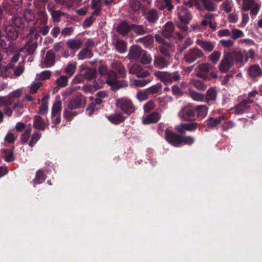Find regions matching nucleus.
Instances as JSON below:
<instances>
[{
	"label": "nucleus",
	"mask_w": 262,
	"mask_h": 262,
	"mask_svg": "<svg viewBox=\"0 0 262 262\" xmlns=\"http://www.w3.org/2000/svg\"><path fill=\"white\" fill-rule=\"evenodd\" d=\"M116 105L128 116L134 113L136 111V107L132 101L128 98H121L116 100Z\"/></svg>",
	"instance_id": "1"
},
{
	"label": "nucleus",
	"mask_w": 262,
	"mask_h": 262,
	"mask_svg": "<svg viewBox=\"0 0 262 262\" xmlns=\"http://www.w3.org/2000/svg\"><path fill=\"white\" fill-rule=\"evenodd\" d=\"M227 54L230 55L233 64L235 63L239 67L244 66L249 59L248 55L245 51L242 52L241 51L233 50L227 52Z\"/></svg>",
	"instance_id": "2"
},
{
	"label": "nucleus",
	"mask_w": 262,
	"mask_h": 262,
	"mask_svg": "<svg viewBox=\"0 0 262 262\" xmlns=\"http://www.w3.org/2000/svg\"><path fill=\"white\" fill-rule=\"evenodd\" d=\"M204 54L202 50L198 47L192 48L188 50L184 55L183 60L187 63H192L198 59L202 58Z\"/></svg>",
	"instance_id": "3"
},
{
	"label": "nucleus",
	"mask_w": 262,
	"mask_h": 262,
	"mask_svg": "<svg viewBox=\"0 0 262 262\" xmlns=\"http://www.w3.org/2000/svg\"><path fill=\"white\" fill-rule=\"evenodd\" d=\"M195 4L196 9L200 11L205 10L212 12L217 8V5L212 0H198Z\"/></svg>",
	"instance_id": "4"
},
{
	"label": "nucleus",
	"mask_w": 262,
	"mask_h": 262,
	"mask_svg": "<svg viewBox=\"0 0 262 262\" xmlns=\"http://www.w3.org/2000/svg\"><path fill=\"white\" fill-rule=\"evenodd\" d=\"M260 8V5L255 0H243L242 11L250 10L251 15H256Z\"/></svg>",
	"instance_id": "5"
},
{
	"label": "nucleus",
	"mask_w": 262,
	"mask_h": 262,
	"mask_svg": "<svg viewBox=\"0 0 262 262\" xmlns=\"http://www.w3.org/2000/svg\"><path fill=\"white\" fill-rule=\"evenodd\" d=\"M165 139L170 144L175 147L181 145V136L173 131L166 129L165 132Z\"/></svg>",
	"instance_id": "6"
},
{
	"label": "nucleus",
	"mask_w": 262,
	"mask_h": 262,
	"mask_svg": "<svg viewBox=\"0 0 262 262\" xmlns=\"http://www.w3.org/2000/svg\"><path fill=\"white\" fill-rule=\"evenodd\" d=\"M199 124L195 121L182 123L174 126V130L181 134H185L186 131L193 132L196 129Z\"/></svg>",
	"instance_id": "7"
},
{
	"label": "nucleus",
	"mask_w": 262,
	"mask_h": 262,
	"mask_svg": "<svg viewBox=\"0 0 262 262\" xmlns=\"http://www.w3.org/2000/svg\"><path fill=\"white\" fill-rule=\"evenodd\" d=\"M233 65L230 55H228L227 53H225L223 59L219 64L218 68L220 72L225 73H227Z\"/></svg>",
	"instance_id": "8"
},
{
	"label": "nucleus",
	"mask_w": 262,
	"mask_h": 262,
	"mask_svg": "<svg viewBox=\"0 0 262 262\" xmlns=\"http://www.w3.org/2000/svg\"><path fill=\"white\" fill-rule=\"evenodd\" d=\"M128 71L130 74L136 75L140 78L146 77L150 74L148 71L143 70L142 67L138 63L133 64L129 68Z\"/></svg>",
	"instance_id": "9"
},
{
	"label": "nucleus",
	"mask_w": 262,
	"mask_h": 262,
	"mask_svg": "<svg viewBox=\"0 0 262 262\" xmlns=\"http://www.w3.org/2000/svg\"><path fill=\"white\" fill-rule=\"evenodd\" d=\"M195 115L194 109L190 105H187L182 107L178 113L179 117L184 121H188L189 118L194 117Z\"/></svg>",
	"instance_id": "10"
},
{
	"label": "nucleus",
	"mask_w": 262,
	"mask_h": 262,
	"mask_svg": "<svg viewBox=\"0 0 262 262\" xmlns=\"http://www.w3.org/2000/svg\"><path fill=\"white\" fill-rule=\"evenodd\" d=\"M85 100L83 96L79 95L74 97L68 103V107L71 110L81 108L84 105Z\"/></svg>",
	"instance_id": "11"
},
{
	"label": "nucleus",
	"mask_w": 262,
	"mask_h": 262,
	"mask_svg": "<svg viewBox=\"0 0 262 262\" xmlns=\"http://www.w3.org/2000/svg\"><path fill=\"white\" fill-rule=\"evenodd\" d=\"M253 101L244 99L241 101L234 108V113L236 115L242 114L246 112L250 107V104Z\"/></svg>",
	"instance_id": "12"
},
{
	"label": "nucleus",
	"mask_w": 262,
	"mask_h": 262,
	"mask_svg": "<svg viewBox=\"0 0 262 262\" xmlns=\"http://www.w3.org/2000/svg\"><path fill=\"white\" fill-rule=\"evenodd\" d=\"M248 75L252 79L262 76V68L258 64L250 66L247 69Z\"/></svg>",
	"instance_id": "13"
},
{
	"label": "nucleus",
	"mask_w": 262,
	"mask_h": 262,
	"mask_svg": "<svg viewBox=\"0 0 262 262\" xmlns=\"http://www.w3.org/2000/svg\"><path fill=\"white\" fill-rule=\"evenodd\" d=\"M158 49L165 57H171L172 56L171 53L174 52V47L171 42H168L159 46Z\"/></svg>",
	"instance_id": "14"
},
{
	"label": "nucleus",
	"mask_w": 262,
	"mask_h": 262,
	"mask_svg": "<svg viewBox=\"0 0 262 262\" xmlns=\"http://www.w3.org/2000/svg\"><path fill=\"white\" fill-rule=\"evenodd\" d=\"M55 62V55L51 51H47L45 57L41 63L42 68H50L53 66Z\"/></svg>",
	"instance_id": "15"
},
{
	"label": "nucleus",
	"mask_w": 262,
	"mask_h": 262,
	"mask_svg": "<svg viewBox=\"0 0 262 262\" xmlns=\"http://www.w3.org/2000/svg\"><path fill=\"white\" fill-rule=\"evenodd\" d=\"M66 45L70 50L77 51L82 47L83 41L80 38H74L68 39Z\"/></svg>",
	"instance_id": "16"
},
{
	"label": "nucleus",
	"mask_w": 262,
	"mask_h": 262,
	"mask_svg": "<svg viewBox=\"0 0 262 262\" xmlns=\"http://www.w3.org/2000/svg\"><path fill=\"white\" fill-rule=\"evenodd\" d=\"M170 64V62L165 57L161 55H155L154 59V66L155 67L162 69L166 68Z\"/></svg>",
	"instance_id": "17"
},
{
	"label": "nucleus",
	"mask_w": 262,
	"mask_h": 262,
	"mask_svg": "<svg viewBox=\"0 0 262 262\" xmlns=\"http://www.w3.org/2000/svg\"><path fill=\"white\" fill-rule=\"evenodd\" d=\"M161 118V115L158 112H152L147 116L143 117L142 122L143 124H149L156 123Z\"/></svg>",
	"instance_id": "18"
},
{
	"label": "nucleus",
	"mask_w": 262,
	"mask_h": 262,
	"mask_svg": "<svg viewBox=\"0 0 262 262\" xmlns=\"http://www.w3.org/2000/svg\"><path fill=\"white\" fill-rule=\"evenodd\" d=\"M144 15L145 18L150 24L156 23L159 18V12L155 9L147 10Z\"/></svg>",
	"instance_id": "19"
},
{
	"label": "nucleus",
	"mask_w": 262,
	"mask_h": 262,
	"mask_svg": "<svg viewBox=\"0 0 262 262\" xmlns=\"http://www.w3.org/2000/svg\"><path fill=\"white\" fill-rule=\"evenodd\" d=\"M178 16L182 22L186 24L189 23L192 18L190 13L183 7L179 8Z\"/></svg>",
	"instance_id": "20"
},
{
	"label": "nucleus",
	"mask_w": 262,
	"mask_h": 262,
	"mask_svg": "<svg viewBox=\"0 0 262 262\" xmlns=\"http://www.w3.org/2000/svg\"><path fill=\"white\" fill-rule=\"evenodd\" d=\"M196 43L205 51L208 52H212L215 47L214 42H212L211 41H208L201 39H196Z\"/></svg>",
	"instance_id": "21"
},
{
	"label": "nucleus",
	"mask_w": 262,
	"mask_h": 262,
	"mask_svg": "<svg viewBox=\"0 0 262 262\" xmlns=\"http://www.w3.org/2000/svg\"><path fill=\"white\" fill-rule=\"evenodd\" d=\"M214 68L213 66L208 62L199 64L196 68L199 71V73L197 74V76L200 78H203V73H209L213 71Z\"/></svg>",
	"instance_id": "22"
},
{
	"label": "nucleus",
	"mask_w": 262,
	"mask_h": 262,
	"mask_svg": "<svg viewBox=\"0 0 262 262\" xmlns=\"http://www.w3.org/2000/svg\"><path fill=\"white\" fill-rule=\"evenodd\" d=\"M111 67L114 70L117 72V74L120 75V77H125L126 70L121 62L117 60H113L111 63Z\"/></svg>",
	"instance_id": "23"
},
{
	"label": "nucleus",
	"mask_w": 262,
	"mask_h": 262,
	"mask_svg": "<svg viewBox=\"0 0 262 262\" xmlns=\"http://www.w3.org/2000/svg\"><path fill=\"white\" fill-rule=\"evenodd\" d=\"M108 120L114 124H118L125 120V117L121 113H115L106 116Z\"/></svg>",
	"instance_id": "24"
},
{
	"label": "nucleus",
	"mask_w": 262,
	"mask_h": 262,
	"mask_svg": "<svg viewBox=\"0 0 262 262\" xmlns=\"http://www.w3.org/2000/svg\"><path fill=\"white\" fill-rule=\"evenodd\" d=\"M143 50L138 46H132L129 51L128 56L130 59L139 58Z\"/></svg>",
	"instance_id": "25"
},
{
	"label": "nucleus",
	"mask_w": 262,
	"mask_h": 262,
	"mask_svg": "<svg viewBox=\"0 0 262 262\" xmlns=\"http://www.w3.org/2000/svg\"><path fill=\"white\" fill-rule=\"evenodd\" d=\"M106 83L112 88V90L115 91L127 86L128 85L125 81L118 80L117 79L113 81L106 80Z\"/></svg>",
	"instance_id": "26"
},
{
	"label": "nucleus",
	"mask_w": 262,
	"mask_h": 262,
	"mask_svg": "<svg viewBox=\"0 0 262 262\" xmlns=\"http://www.w3.org/2000/svg\"><path fill=\"white\" fill-rule=\"evenodd\" d=\"M154 75L165 85L170 84L169 72L166 71H156Z\"/></svg>",
	"instance_id": "27"
},
{
	"label": "nucleus",
	"mask_w": 262,
	"mask_h": 262,
	"mask_svg": "<svg viewBox=\"0 0 262 262\" xmlns=\"http://www.w3.org/2000/svg\"><path fill=\"white\" fill-rule=\"evenodd\" d=\"M6 37L9 40H15L18 36V34L15 27L12 26H8L5 28Z\"/></svg>",
	"instance_id": "28"
},
{
	"label": "nucleus",
	"mask_w": 262,
	"mask_h": 262,
	"mask_svg": "<svg viewBox=\"0 0 262 262\" xmlns=\"http://www.w3.org/2000/svg\"><path fill=\"white\" fill-rule=\"evenodd\" d=\"M225 120L224 116H219L217 118L209 117L206 121V125L208 128H213L216 127L221 122Z\"/></svg>",
	"instance_id": "29"
},
{
	"label": "nucleus",
	"mask_w": 262,
	"mask_h": 262,
	"mask_svg": "<svg viewBox=\"0 0 262 262\" xmlns=\"http://www.w3.org/2000/svg\"><path fill=\"white\" fill-rule=\"evenodd\" d=\"M174 30V26L172 21H168L165 25L164 28L162 31V34L166 38H170L173 34Z\"/></svg>",
	"instance_id": "30"
},
{
	"label": "nucleus",
	"mask_w": 262,
	"mask_h": 262,
	"mask_svg": "<svg viewBox=\"0 0 262 262\" xmlns=\"http://www.w3.org/2000/svg\"><path fill=\"white\" fill-rule=\"evenodd\" d=\"M131 26L126 21H121L117 26V32L123 36L127 34L131 30Z\"/></svg>",
	"instance_id": "31"
},
{
	"label": "nucleus",
	"mask_w": 262,
	"mask_h": 262,
	"mask_svg": "<svg viewBox=\"0 0 262 262\" xmlns=\"http://www.w3.org/2000/svg\"><path fill=\"white\" fill-rule=\"evenodd\" d=\"M194 111L198 118L203 119L207 115L208 107L206 105H199L195 106Z\"/></svg>",
	"instance_id": "32"
},
{
	"label": "nucleus",
	"mask_w": 262,
	"mask_h": 262,
	"mask_svg": "<svg viewBox=\"0 0 262 262\" xmlns=\"http://www.w3.org/2000/svg\"><path fill=\"white\" fill-rule=\"evenodd\" d=\"M33 125L35 129L40 130H44L46 127L45 122L39 116L34 117Z\"/></svg>",
	"instance_id": "33"
},
{
	"label": "nucleus",
	"mask_w": 262,
	"mask_h": 262,
	"mask_svg": "<svg viewBox=\"0 0 262 262\" xmlns=\"http://www.w3.org/2000/svg\"><path fill=\"white\" fill-rule=\"evenodd\" d=\"M113 45L114 46L116 50L120 53H124L126 51L127 43L122 40L117 39L113 42Z\"/></svg>",
	"instance_id": "34"
},
{
	"label": "nucleus",
	"mask_w": 262,
	"mask_h": 262,
	"mask_svg": "<svg viewBox=\"0 0 262 262\" xmlns=\"http://www.w3.org/2000/svg\"><path fill=\"white\" fill-rule=\"evenodd\" d=\"M93 56V54L91 49L83 48L78 53L77 58L78 60H83L86 58H90Z\"/></svg>",
	"instance_id": "35"
},
{
	"label": "nucleus",
	"mask_w": 262,
	"mask_h": 262,
	"mask_svg": "<svg viewBox=\"0 0 262 262\" xmlns=\"http://www.w3.org/2000/svg\"><path fill=\"white\" fill-rule=\"evenodd\" d=\"M189 96L194 101L203 102L205 101V97L204 94L197 92L195 91L189 89L188 90Z\"/></svg>",
	"instance_id": "36"
},
{
	"label": "nucleus",
	"mask_w": 262,
	"mask_h": 262,
	"mask_svg": "<svg viewBox=\"0 0 262 262\" xmlns=\"http://www.w3.org/2000/svg\"><path fill=\"white\" fill-rule=\"evenodd\" d=\"M221 52L220 51H213V52L208 56V59L211 63L216 64L219 61L221 57Z\"/></svg>",
	"instance_id": "37"
},
{
	"label": "nucleus",
	"mask_w": 262,
	"mask_h": 262,
	"mask_svg": "<svg viewBox=\"0 0 262 262\" xmlns=\"http://www.w3.org/2000/svg\"><path fill=\"white\" fill-rule=\"evenodd\" d=\"M48 98L47 96H44L41 99V105L39 107L38 113L40 115H45L48 110Z\"/></svg>",
	"instance_id": "38"
},
{
	"label": "nucleus",
	"mask_w": 262,
	"mask_h": 262,
	"mask_svg": "<svg viewBox=\"0 0 262 262\" xmlns=\"http://www.w3.org/2000/svg\"><path fill=\"white\" fill-rule=\"evenodd\" d=\"M138 41L142 43L146 48H150L154 42V38L152 35H148L138 39Z\"/></svg>",
	"instance_id": "39"
},
{
	"label": "nucleus",
	"mask_w": 262,
	"mask_h": 262,
	"mask_svg": "<svg viewBox=\"0 0 262 262\" xmlns=\"http://www.w3.org/2000/svg\"><path fill=\"white\" fill-rule=\"evenodd\" d=\"M217 90L215 87L210 88L206 92V98L208 101L215 100L217 97Z\"/></svg>",
	"instance_id": "40"
},
{
	"label": "nucleus",
	"mask_w": 262,
	"mask_h": 262,
	"mask_svg": "<svg viewBox=\"0 0 262 262\" xmlns=\"http://www.w3.org/2000/svg\"><path fill=\"white\" fill-rule=\"evenodd\" d=\"M52 18L54 22H59L60 21V17L65 15L64 12L59 10H54L51 8L49 9Z\"/></svg>",
	"instance_id": "41"
},
{
	"label": "nucleus",
	"mask_w": 262,
	"mask_h": 262,
	"mask_svg": "<svg viewBox=\"0 0 262 262\" xmlns=\"http://www.w3.org/2000/svg\"><path fill=\"white\" fill-rule=\"evenodd\" d=\"M77 64L76 62L69 63L65 68V73L69 77H71L74 75L76 71Z\"/></svg>",
	"instance_id": "42"
},
{
	"label": "nucleus",
	"mask_w": 262,
	"mask_h": 262,
	"mask_svg": "<svg viewBox=\"0 0 262 262\" xmlns=\"http://www.w3.org/2000/svg\"><path fill=\"white\" fill-rule=\"evenodd\" d=\"M141 63L143 64L150 63L152 61L151 55L147 51L143 50L140 57H139Z\"/></svg>",
	"instance_id": "43"
},
{
	"label": "nucleus",
	"mask_w": 262,
	"mask_h": 262,
	"mask_svg": "<svg viewBox=\"0 0 262 262\" xmlns=\"http://www.w3.org/2000/svg\"><path fill=\"white\" fill-rule=\"evenodd\" d=\"M30 126L31 125L30 124V127L26 128L25 132L21 135L20 137V140L21 144H24L27 143L29 140L32 131V129Z\"/></svg>",
	"instance_id": "44"
},
{
	"label": "nucleus",
	"mask_w": 262,
	"mask_h": 262,
	"mask_svg": "<svg viewBox=\"0 0 262 262\" xmlns=\"http://www.w3.org/2000/svg\"><path fill=\"white\" fill-rule=\"evenodd\" d=\"M62 103L60 100L56 101L53 105L52 107L51 116L60 115L61 112Z\"/></svg>",
	"instance_id": "45"
},
{
	"label": "nucleus",
	"mask_w": 262,
	"mask_h": 262,
	"mask_svg": "<svg viewBox=\"0 0 262 262\" xmlns=\"http://www.w3.org/2000/svg\"><path fill=\"white\" fill-rule=\"evenodd\" d=\"M37 47V44L36 42L29 40L25 45V48L29 54H32L34 52Z\"/></svg>",
	"instance_id": "46"
},
{
	"label": "nucleus",
	"mask_w": 262,
	"mask_h": 262,
	"mask_svg": "<svg viewBox=\"0 0 262 262\" xmlns=\"http://www.w3.org/2000/svg\"><path fill=\"white\" fill-rule=\"evenodd\" d=\"M214 17V15L212 13H208L203 16V19L201 22V26L206 27L212 23V19Z\"/></svg>",
	"instance_id": "47"
},
{
	"label": "nucleus",
	"mask_w": 262,
	"mask_h": 262,
	"mask_svg": "<svg viewBox=\"0 0 262 262\" xmlns=\"http://www.w3.org/2000/svg\"><path fill=\"white\" fill-rule=\"evenodd\" d=\"M97 73L95 70L88 69L82 74V77L87 80H92L96 77Z\"/></svg>",
	"instance_id": "48"
},
{
	"label": "nucleus",
	"mask_w": 262,
	"mask_h": 262,
	"mask_svg": "<svg viewBox=\"0 0 262 262\" xmlns=\"http://www.w3.org/2000/svg\"><path fill=\"white\" fill-rule=\"evenodd\" d=\"M162 89V84L160 83H157V84L146 89V91H147L148 95H149L150 94H155L159 93L161 91Z\"/></svg>",
	"instance_id": "49"
},
{
	"label": "nucleus",
	"mask_w": 262,
	"mask_h": 262,
	"mask_svg": "<svg viewBox=\"0 0 262 262\" xmlns=\"http://www.w3.org/2000/svg\"><path fill=\"white\" fill-rule=\"evenodd\" d=\"M41 137V134L38 132H34L31 136V139L28 142L30 147H33L35 144L39 141Z\"/></svg>",
	"instance_id": "50"
},
{
	"label": "nucleus",
	"mask_w": 262,
	"mask_h": 262,
	"mask_svg": "<svg viewBox=\"0 0 262 262\" xmlns=\"http://www.w3.org/2000/svg\"><path fill=\"white\" fill-rule=\"evenodd\" d=\"M69 78L68 76H61L56 80L55 82L58 87L64 88L68 84Z\"/></svg>",
	"instance_id": "51"
},
{
	"label": "nucleus",
	"mask_w": 262,
	"mask_h": 262,
	"mask_svg": "<svg viewBox=\"0 0 262 262\" xmlns=\"http://www.w3.org/2000/svg\"><path fill=\"white\" fill-rule=\"evenodd\" d=\"M46 179V175L44 172L41 170H38L36 173V177L33 179V182L35 184H38L42 183Z\"/></svg>",
	"instance_id": "52"
},
{
	"label": "nucleus",
	"mask_w": 262,
	"mask_h": 262,
	"mask_svg": "<svg viewBox=\"0 0 262 262\" xmlns=\"http://www.w3.org/2000/svg\"><path fill=\"white\" fill-rule=\"evenodd\" d=\"M134 31L138 35H143L147 32V29L142 25H132Z\"/></svg>",
	"instance_id": "53"
},
{
	"label": "nucleus",
	"mask_w": 262,
	"mask_h": 262,
	"mask_svg": "<svg viewBox=\"0 0 262 262\" xmlns=\"http://www.w3.org/2000/svg\"><path fill=\"white\" fill-rule=\"evenodd\" d=\"M137 99L140 102L146 100L149 98V95L145 90L139 91L136 94Z\"/></svg>",
	"instance_id": "54"
},
{
	"label": "nucleus",
	"mask_w": 262,
	"mask_h": 262,
	"mask_svg": "<svg viewBox=\"0 0 262 262\" xmlns=\"http://www.w3.org/2000/svg\"><path fill=\"white\" fill-rule=\"evenodd\" d=\"M129 4L130 9L134 12H138L141 8V4L138 0H129Z\"/></svg>",
	"instance_id": "55"
},
{
	"label": "nucleus",
	"mask_w": 262,
	"mask_h": 262,
	"mask_svg": "<svg viewBox=\"0 0 262 262\" xmlns=\"http://www.w3.org/2000/svg\"><path fill=\"white\" fill-rule=\"evenodd\" d=\"M156 107L155 100H150L146 102L143 106L144 111L146 113H149L152 111Z\"/></svg>",
	"instance_id": "56"
},
{
	"label": "nucleus",
	"mask_w": 262,
	"mask_h": 262,
	"mask_svg": "<svg viewBox=\"0 0 262 262\" xmlns=\"http://www.w3.org/2000/svg\"><path fill=\"white\" fill-rule=\"evenodd\" d=\"M181 145L182 144V143H184L185 144L191 146L194 143L195 139L194 138L191 136H181Z\"/></svg>",
	"instance_id": "57"
},
{
	"label": "nucleus",
	"mask_w": 262,
	"mask_h": 262,
	"mask_svg": "<svg viewBox=\"0 0 262 262\" xmlns=\"http://www.w3.org/2000/svg\"><path fill=\"white\" fill-rule=\"evenodd\" d=\"M192 84L194 88L201 91H204L207 88L206 85L200 80H194L192 81Z\"/></svg>",
	"instance_id": "58"
},
{
	"label": "nucleus",
	"mask_w": 262,
	"mask_h": 262,
	"mask_svg": "<svg viewBox=\"0 0 262 262\" xmlns=\"http://www.w3.org/2000/svg\"><path fill=\"white\" fill-rule=\"evenodd\" d=\"M17 138V135H15L11 132H9L5 137V141L9 144H13Z\"/></svg>",
	"instance_id": "59"
},
{
	"label": "nucleus",
	"mask_w": 262,
	"mask_h": 262,
	"mask_svg": "<svg viewBox=\"0 0 262 262\" xmlns=\"http://www.w3.org/2000/svg\"><path fill=\"white\" fill-rule=\"evenodd\" d=\"M13 102V100L10 99L7 97H0V107L11 105Z\"/></svg>",
	"instance_id": "60"
},
{
	"label": "nucleus",
	"mask_w": 262,
	"mask_h": 262,
	"mask_svg": "<svg viewBox=\"0 0 262 262\" xmlns=\"http://www.w3.org/2000/svg\"><path fill=\"white\" fill-rule=\"evenodd\" d=\"M42 82L41 81L33 82L30 86V93L31 94H35L38 89L42 85Z\"/></svg>",
	"instance_id": "61"
},
{
	"label": "nucleus",
	"mask_w": 262,
	"mask_h": 262,
	"mask_svg": "<svg viewBox=\"0 0 262 262\" xmlns=\"http://www.w3.org/2000/svg\"><path fill=\"white\" fill-rule=\"evenodd\" d=\"M151 80L146 79H135L134 80V84L137 87L142 88L150 82Z\"/></svg>",
	"instance_id": "62"
},
{
	"label": "nucleus",
	"mask_w": 262,
	"mask_h": 262,
	"mask_svg": "<svg viewBox=\"0 0 262 262\" xmlns=\"http://www.w3.org/2000/svg\"><path fill=\"white\" fill-rule=\"evenodd\" d=\"M232 38L234 40L244 37V33L238 29H233L231 31Z\"/></svg>",
	"instance_id": "63"
},
{
	"label": "nucleus",
	"mask_w": 262,
	"mask_h": 262,
	"mask_svg": "<svg viewBox=\"0 0 262 262\" xmlns=\"http://www.w3.org/2000/svg\"><path fill=\"white\" fill-rule=\"evenodd\" d=\"M220 7L221 9L223 10L227 13L231 12L232 10L231 3L228 1L224 2Z\"/></svg>",
	"instance_id": "64"
}]
</instances>
